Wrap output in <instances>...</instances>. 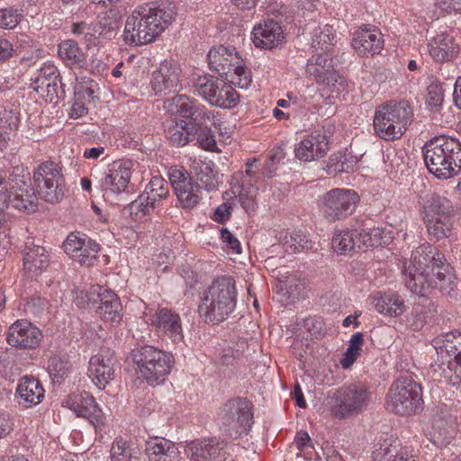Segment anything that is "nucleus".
<instances>
[{
  "label": "nucleus",
  "instance_id": "nucleus-50",
  "mask_svg": "<svg viewBox=\"0 0 461 461\" xmlns=\"http://www.w3.org/2000/svg\"><path fill=\"white\" fill-rule=\"evenodd\" d=\"M284 247L285 250H291L292 252L306 251L312 248V241L301 230L294 231L289 239L285 238Z\"/></svg>",
  "mask_w": 461,
  "mask_h": 461
},
{
  "label": "nucleus",
  "instance_id": "nucleus-9",
  "mask_svg": "<svg viewBox=\"0 0 461 461\" xmlns=\"http://www.w3.org/2000/svg\"><path fill=\"white\" fill-rule=\"evenodd\" d=\"M331 413L335 418L352 417L366 410L371 401L368 386L361 382L344 384L333 395Z\"/></svg>",
  "mask_w": 461,
  "mask_h": 461
},
{
  "label": "nucleus",
  "instance_id": "nucleus-2",
  "mask_svg": "<svg viewBox=\"0 0 461 461\" xmlns=\"http://www.w3.org/2000/svg\"><path fill=\"white\" fill-rule=\"evenodd\" d=\"M425 165L438 179H449L461 171V142L452 137L440 136L428 141L423 149Z\"/></svg>",
  "mask_w": 461,
  "mask_h": 461
},
{
  "label": "nucleus",
  "instance_id": "nucleus-44",
  "mask_svg": "<svg viewBox=\"0 0 461 461\" xmlns=\"http://www.w3.org/2000/svg\"><path fill=\"white\" fill-rule=\"evenodd\" d=\"M357 246L356 230H336L331 240V247L335 252L346 255Z\"/></svg>",
  "mask_w": 461,
  "mask_h": 461
},
{
  "label": "nucleus",
  "instance_id": "nucleus-42",
  "mask_svg": "<svg viewBox=\"0 0 461 461\" xmlns=\"http://www.w3.org/2000/svg\"><path fill=\"white\" fill-rule=\"evenodd\" d=\"M312 48L316 51L328 52L336 42V33L333 26L325 24L313 30Z\"/></svg>",
  "mask_w": 461,
  "mask_h": 461
},
{
  "label": "nucleus",
  "instance_id": "nucleus-4",
  "mask_svg": "<svg viewBox=\"0 0 461 461\" xmlns=\"http://www.w3.org/2000/svg\"><path fill=\"white\" fill-rule=\"evenodd\" d=\"M10 206L19 211L33 212L38 207V197L31 184V175L23 166L13 168L8 182L0 177V213Z\"/></svg>",
  "mask_w": 461,
  "mask_h": 461
},
{
  "label": "nucleus",
  "instance_id": "nucleus-59",
  "mask_svg": "<svg viewBox=\"0 0 461 461\" xmlns=\"http://www.w3.org/2000/svg\"><path fill=\"white\" fill-rule=\"evenodd\" d=\"M425 313L424 312L420 309L419 307L413 308L408 321L410 322L411 328L413 330H420L425 322Z\"/></svg>",
  "mask_w": 461,
  "mask_h": 461
},
{
  "label": "nucleus",
  "instance_id": "nucleus-58",
  "mask_svg": "<svg viewBox=\"0 0 461 461\" xmlns=\"http://www.w3.org/2000/svg\"><path fill=\"white\" fill-rule=\"evenodd\" d=\"M221 239L235 254L241 253V246L238 239L226 228L221 230Z\"/></svg>",
  "mask_w": 461,
  "mask_h": 461
},
{
  "label": "nucleus",
  "instance_id": "nucleus-3",
  "mask_svg": "<svg viewBox=\"0 0 461 461\" xmlns=\"http://www.w3.org/2000/svg\"><path fill=\"white\" fill-rule=\"evenodd\" d=\"M237 303V288L230 276H220L203 291L198 312L206 322L219 323L234 311Z\"/></svg>",
  "mask_w": 461,
  "mask_h": 461
},
{
  "label": "nucleus",
  "instance_id": "nucleus-30",
  "mask_svg": "<svg viewBox=\"0 0 461 461\" xmlns=\"http://www.w3.org/2000/svg\"><path fill=\"white\" fill-rule=\"evenodd\" d=\"M122 15L117 8H110L98 14L96 22L93 23L95 40H112L121 26Z\"/></svg>",
  "mask_w": 461,
  "mask_h": 461
},
{
  "label": "nucleus",
  "instance_id": "nucleus-13",
  "mask_svg": "<svg viewBox=\"0 0 461 461\" xmlns=\"http://www.w3.org/2000/svg\"><path fill=\"white\" fill-rule=\"evenodd\" d=\"M194 86L206 101L221 108L234 107L240 100V95L232 86L212 77H198Z\"/></svg>",
  "mask_w": 461,
  "mask_h": 461
},
{
  "label": "nucleus",
  "instance_id": "nucleus-10",
  "mask_svg": "<svg viewBox=\"0 0 461 461\" xmlns=\"http://www.w3.org/2000/svg\"><path fill=\"white\" fill-rule=\"evenodd\" d=\"M132 358L141 376L149 382L168 375L174 364L171 354L149 345L134 349Z\"/></svg>",
  "mask_w": 461,
  "mask_h": 461
},
{
  "label": "nucleus",
  "instance_id": "nucleus-56",
  "mask_svg": "<svg viewBox=\"0 0 461 461\" xmlns=\"http://www.w3.org/2000/svg\"><path fill=\"white\" fill-rule=\"evenodd\" d=\"M68 364L59 356L50 357L48 361V370L54 378L59 379L67 373Z\"/></svg>",
  "mask_w": 461,
  "mask_h": 461
},
{
  "label": "nucleus",
  "instance_id": "nucleus-7",
  "mask_svg": "<svg viewBox=\"0 0 461 461\" xmlns=\"http://www.w3.org/2000/svg\"><path fill=\"white\" fill-rule=\"evenodd\" d=\"M209 68L221 76L225 75L230 83L240 88H248L252 77L244 66L240 55L232 47L218 46L210 50L207 55Z\"/></svg>",
  "mask_w": 461,
  "mask_h": 461
},
{
  "label": "nucleus",
  "instance_id": "nucleus-32",
  "mask_svg": "<svg viewBox=\"0 0 461 461\" xmlns=\"http://www.w3.org/2000/svg\"><path fill=\"white\" fill-rule=\"evenodd\" d=\"M190 173L198 182L200 187L207 191L217 189L218 180L214 173V163L206 158H190Z\"/></svg>",
  "mask_w": 461,
  "mask_h": 461
},
{
  "label": "nucleus",
  "instance_id": "nucleus-1",
  "mask_svg": "<svg viewBox=\"0 0 461 461\" xmlns=\"http://www.w3.org/2000/svg\"><path fill=\"white\" fill-rule=\"evenodd\" d=\"M173 7L140 5L126 19L123 41L128 45L140 46L153 42L173 22Z\"/></svg>",
  "mask_w": 461,
  "mask_h": 461
},
{
  "label": "nucleus",
  "instance_id": "nucleus-43",
  "mask_svg": "<svg viewBox=\"0 0 461 461\" xmlns=\"http://www.w3.org/2000/svg\"><path fill=\"white\" fill-rule=\"evenodd\" d=\"M194 128L186 121H175L167 128V137L173 145L182 147L189 142Z\"/></svg>",
  "mask_w": 461,
  "mask_h": 461
},
{
  "label": "nucleus",
  "instance_id": "nucleus-18",
  "mask_svg": "<svg viewBox=\"0 0 461 461\" xmlns=\"http://www.w3.org/2000/svg\"><path fill=\"white\" fill-rule=\"evenodd\" d=\"M65 253L73 260L85 266L97 261L99 245L82 232H71L63 242Z\"/></svg>",
  "mask_w": 461,
  "mask_h": 461
},
{
  "label": "nucleus",
  "instance_id": "nucleus-46",
  "mask_svg": "<svg viewBox=\"0 0 461 461\" xmlns=\"http://www.w3.org/2000/svg\"><path fill=\"white\" fill-rule=\"evenodd\" d=\"M364 336L361 332L353 334L349 339V345L340 360L344 369L349 368L357 360L362 350Z\"/></svg>",
  "mask_w": 461,
  "mask_h": 461
},
{
  "label": "nucleus",
  "instance_id": "nucleus-36",
  "mask_svg": "<svg viewBox=\"0 0 461 461\" xmlns=\"http://www.w3.org/2000/svg\"><path fill=\"white\" fill-rule=\"evenodd\" d=\"M432 276L437 283V288L443 294L450 295L457 287L458 282L446 263L443 255L436 252L434 265L431 268ZM436 289V287L434 288Z\"/></svg>",
  "mask_w": 461,
  "mask_h": 461
},
{
  "label": "nucleus",
  "instance_id": "nucleus-51",
  "mask_svg": "<svg viewBox=\"0 0 461 461\" xmlns=\"http://www.w3.org/2000/svg\"><path fill=\"white\" fill-rule=\"evenodd\" d=\"M212 120H214L213 116ZM208 123L214 124L213 121H206L205 124L196 126L194 131L197 132V141L200 147L203 149L213 151L216 148V140L212 130L208 127Z\"/></svg>",
  "mask_w": 461,
  "mask_h": 461
},
{
  "label": "nucleus",
  "instance_id": "nucleus-12",
  "mask_svg": "<svg viewBox=\"0 0 461 461\" xmlns=\"http://www.w3.org/2000/svg\"><path fill=\"white\" fill-rule=\"evenodd\" d=\"M39 195L46 202L58 203L64 196L65 179L61 167L53 161L40 164L33 173Z\"/></svg>",
  "mask_w": 461,
  "mask_h": 461
},
{
  "label": "nucleus",
  "instance_id": "nucleus-37",
  "mask_svg": "<svg viewBox=\"0 0 461 461\" xmlns=\"http://www.w3.org/2000/svg\"><path fill=\"white\" fill-rule=\"evenodd\" d=\"M149 461H176L179 450L175 443L165 438H155L146 444Z\"/></svg>",
  "mask_w": 461,
  "mask_h": 461
},
{
  "label": "nucleus",
  "instance_id": "nucleus-64",
  "mask_svg": "<svg viewBox=\"0 0 461 461\" xmlns=\"http://www.w3.org/2000/svg\"><path fill=\"white\" fill-rule=\"evenodd\" d=\"M88 108L86 107V103H85L82 100H77V98L75 96L74 104L70 110V117L71 118H80L87 114Z\"/></svg>",
  "mask_w": 461,
  "mask_h": 461
},
{
  "label": "nucleus",
  "instance_id": "nucleus-31",
  "mask_svg": "<svg viewBox=\"0 0 461 461\" xmlns=\"http://www.w3.org/2000/svg\"><path fill=\"white\" fill-rule=\"evenodd\" d=\"M44 389L38 379L31 375L23 376L16 387L19 404L31 408L41 402L44 398Z\"/></svg>",
  "mask_w": 461,
  "mask_h": 461
},
{
  "label": "nucleus",
  "instance_id": "nucleus-6",
  "mask_svg": "<svg viewBox=\"0 0 461 461\" xmlns=\"http://www.w3.org/2000/svg\"><path fill=\"white\" fill-rule=\"evenodd\" d=\"M413 112L407 101H390L378 106L374 116V130L385 140L400 139L412 121Z\"/></svg>",
  "mask_w": 461,
  "mask_h": 461
},
{
  "label": "nucleus",
  "instance_id": "nucleus-16",
  "mask_svg": "<svg viewBox=\"0 0 461 461\" xmlns=\"http://www.w3.org/2000/svg\"><path fill=\"white\" fill-rule=\"evenodd\" d=\"M164 109L172 115L190 119L191 126H202L212 121V113L185 95H177L164 101Z\"/></svg>",
  "mask_w": 461,
  "mask_h": 461
},
{
  "label": "nucleus",
  "instance_id": "nucleus-11",
  "mask_svg": "<svg viewBox=\"0 0 461 461\" xmlns=\"http://www.w3.org/2000/svg\"><path fill=\"white\" fill-rule=\"evenodd\" d=\"M219 420L230 438L247 433L253 424L249 402L241 398L228 401L219 412Z\"/></svg>",
  "mask_w": 461,
  "mask_h": 461
},
{
  "label": "nucleus",
  "instance_id": "nucleus-47",
  "mask_svg": "<svg viewBox=\"0 0 461 461\" xmlns=\"http://www.w3.org/2000/svg\"><path fill=\"white\" fill-rule=\"evenodd\" d=\"M357 247L362 249L381 246L383 244V230L379 228L357 230Z\"/></svg>",
  "mask_w": 461,
  "mask_h": 461
},
{
  "label": "nucleus",
  "instance_id": "nucleus-48",
  "mask_svg": "<svg viewBox=\"0 0 461 461\" xmlns=\"http://www.w3.org/2000/svg\"><path fill=\"white\" fill-rule=\"evenodd\" d=\"M111 461H139V458L129 443L125 439L118 438L111 448Z\"/></svg>",
  "mask_w": 461,
  "mask_h": 461
},
{
  "label": "nucleus",
  "instance_id": "nucleus-33",
  "mask_svg": "<svg viewBox=\"0 0 461 461\" xmlns=\"http://www.w3.org/2000/svg\"><path fill=\"white\" fill-rule=\"evenodd\" d=\"M222 447L215 438L196 439L185 446V454L194 461L215 460L221 457Z\"/></svg>",
  "mask_w": 461,
  "mask_h": 461
},
{
  "label": "nucleus",
  "instance_id": "nucleus-40",
  "mask_svg": "<svg viewBox=\"0 0 461 461\" xmlns=\"http://www.w3.org/2000/svg\"><path fill=\"white\" fill-rule=\"evenodd\" d=\"M424 222L430 240L438 241L450 237L452 234L454 218L424 216Z\"/></svg>",
  "mask_w": 461,
  "mask_h": 461
},
{
  "label": "nucleus",
  "instance_id": "nucleus-61",
  "mask_svg": "<svg viewBox=\"0 0 461 461\" xmlns=\"http://www.w3.org/2000/svg\"><path fill=\"white\" fill-rule=\"evenodd\" d=\"M427 103L430 106H438L443 102V93L437 86L428 87Z\"/></svg>",
  "mask_w": 461,
  "mask_h": 461
},
{
  "label": "nucleus",
  "instance_id": "nucleus-14",
  "mask_svg": "<svg viewBox=\"0 0 461 461\" xmlns=\"http://www.w3.org/2000/svg\"><path fill=\"white\" fill-rule=\"evenodd\" d=\"M306 72L316 84L330 93L344 90V78L333 68V61L328 52H321L312 56L306 65Z\"/></svg>",
  "mask_w": 461,
  "mask_h": 461
},
{
  "label": "nucleus",
  "instance_id": "nucleus-8",
  "mask_svg": "<svg viewBox=\"0 0 461 461\" xmlns=\"http://www.w3.org/2000/svg\"><path fill=\"white\" fill-rule=\"evenodd\" d=\"M421 402L420 385L408 376L395 380L386 395L387 410L402 416L416 412Z\"/></svg>",
  "mask_w": 461,
  "mask_h": 461
},
{
  "label": "nucleus",
  "instance_id": "nucleus-53",
  "mask_svg": "<svg viewBox=\"0 0 461 461\" xmlns=\"http://www.w3.org/2000/svg\"><path fill=\"white\" fill-rule=\"evenodd\" d=\"M22 14L13 7L0 10V28L11 30L15 28L21 22Z\"/></svg>",
  "mask_w": 461,
  "mask_h": 461
},
{
  "label": "nucleus",
  "instance_id": "nucleus-29",
  "mask_svg": "<svg viewBox=\"0 0 461 461\" xmlns=\"http://www.w3.org/2000/svg\"><path fill=\"white\" fill-rule=\"evenodd\" d=\"M428 50L435 61L448 62L457 57L459 46L453 36L441 32L429 41Z\"/></svg>",
  "mask_w": 461,
  "mask_h": 461
},
{
  "label": "nucleus",
  "instance_id": "nucleus-20",
  "mask_svg": "<svg viewBox=\"0 0 461 461\" xmlns=\"http://www.w3.org/2000/svg\"><path fill=\"white\" fill-rule=\"evenodd\" d=\"M87 294L90 302L93 303L99 302L95 312L104 321L111 323L121 321L122 306L117 294L98 285H92Z\"/></svg>",
  "mask_w": 461,
  "mask_h": 461
},
{
  "label": "nucleus",
  "instance_id": "nucleus-62",
  "mask_svg": "<svg viewBox=\"0 0 461 461\" xmlns=\"http://www.w3.org/2000/svg\"><path fill=\"white\" fill-rule=\"evenodd\" d=\"M435 5L446 13L461 10V0H435Z\"/></svg>",
  "mask_w": 461,
  "mask_h": 461
},
{
  "label": "nucleus",
  "instance_id": "nucleus-28",
  "mask_svg": "<svg viewBox=\"0 0 461 461\" xmlns=\"http://www.w3.org/2000/svg\"><path fill=\"white\" fill-rule=\"evenodd\" d=\"M329 149V141L325 134H312L295 145L294 155L301 161H312L324 157Z\"/></svg>",
  "mask_w": 461,
  "mask_h": 461
},
{
  "label": "nucleus",
  "instance_id": "nucleus-34",
  "mask_svg": "<svg viewBox=\"0 0 461 461\" xmlns=\"http://www.w3.org/2000/svg\"><path fill=\"white\" fill-rule=\"evenodd\" d=\"M49 265V257L44 247L29 238L25 242L23 266L32 277L41 274Z\"/></svg>",
  "mask_w": 461,
  "mask_h": 461
},
{
  "label": "nucleus",
  "instance_id": "nucleus-25",
  "mask_svg": "<svg viewBox=\"0 0 461 461\" xmlns=\"http://www.w3.org/2000/svg\"><path fill=\"white\" fill-rule=\"evenodd\" d=\"M251 40L257 48L272 50L278 47L285 40V34L280 24L267 19L255 25L251 32Z\"/></svg>",
  "mask_w": 461,
  "mask_h": 461
},
{
  "label": "nucleus",
  "instance_id": "nucleus-45",
  "mask_svg": "<svg viewBox=\"0 0 461 461\" xmlns=\"http://www.w3.org/2000/svg\"><path fill=\"white\" fill-rule=\"evenodd\" d=\"M429 435L434 445L439 447H446L453 438V429L444 419H436Z\"/></svg>",
  "mask_w": 461,
  "mask_h": 461
},
{
  "label": "nucleus",
  "instance_id": "nucleus-55",
  "mask_svg": "<svg viewBox=\"0 0 461 461\" xmlns=\"http://www.w3.org/2000/svg\"><path fill=\"white\" fill-rule=\"evenodd\" d=\"M97 84L93 80L79 84L75 87V96L77 100L91 103L95 100V88Z\"/></svg>",
  "mask_w": 461,
  "mask_h": 461
},
{
  "label": "nucleus",
  "instance_id": "nucleus-54",
  "mask_svg": "<svg viewBox=\"0 0 461 461\" xmlns=\"http://www.w3.org/2000/svg\"><path fill=\"white\" fill-rule=\"evenodd\" d=\"M20 120L17 114L12 111L5 110L0 114V133L10 134L19 128Z\"/></svg>",
  "mask_w": 461,
  "mask_h": 461
},
{
  "label": "nucleus",
  "instance_id": "nucleus-57",
  "mask_svg": "<svg viewBox=\"0 0 461 461\" xmlns=\"http://www.w3.org/2000/svg\"><path fill=\"white\" fill-rule=\"evenodd\" d=\"M344 154H334L329 158L326 171L329 175H337L339 173L348 172V167H343L342 159Z\"/></svg>",
  "mask_w": 461,
  "mask_h": 461
},
{
  "label": "nucleus",
  "instance_id": "nucleus-15",
  "mask_svg": "<svg viewBox=\"0 0 461 461\" xmlns=\"http://www.w3.org/2000/svg\"><path fill=\"white\" fill-rule=\"evenodd\" d=\"M359 202L354 190L334 188L327 192L322 199V212L329 221H336L351 215Z\"/></svg>",
  "mask_w": 461,
  "mask_h": 461
},
{
  "label": "nucleus",
  "instance_id": "nucleus-63",
  "mask_svg": "<svg viewBox=\"0 0 461 461\" xmlns=\"http://www.w3.org/2000/svg\"><path fill=\"white\" fill-rule=\"evenodd\" d=\"M231 205L229 203H223L218 206L214 212L213 220L222 223L230 216Z\"/></svg>",
  "mask_w": 461,
  "mask_h": 461
},
{
  "label": "nucleus",
  "instance_id": "nucleus-5",
  "mask_svg": "<svg viewBox=\"0 0 461 461\" xmlns=\"http://www.w3.org/2000/svg\"><path fill=\"white\" fill-rule=\"evenodd\" d=\"M435 257L436 249L429 244H422L412 252L410 265L402 272L405 285L411 293L426 296L437 287L431 273Z\"/></svg>",
  "mask_w": 461,
  "mask_h": 461
},
{
  "label": "nucleus",
  "instance_id": "nucleus-35",
  "mask_svg": "<svg viewBox=\"0 0 461 461\" xmlns=\"http://www.w3.org/2000/svg\"><path fill=\"white\" fill-rule=\"evenodd\" d=\"M58 69L53 65H45L32 78L33 89L42 97L52 101L58 96Z\"/></svg>",
  "mask_w": 461,
  "mask_h": 461
},
{
  "label": "nucleus",
  "instance_id": "nucleus-21",
  "mask_svg": "<svg viewBox=\"0 0 461 461\" xmlns=\"http://www.w3.org/2000/svg\"><path fill=\"white\" fill-rule=\"evenodd\" d=\"M43 335L41 330L27 320H17L8 330L6 342L11 347L19 349L37 348Z\"/></svg>",
  "mask_w": 461,
  "mask_h": 461
},
{
  "label": "nucleus",
  "instance_id": "nucleus-19",
  "mask_svg": "<svg viewBox=\"0 0 461 461\" xmlns=\"http://www.w3.org/2000/svg\"><path fill=\"white\" fill-rule=\"evenodd\" d=\"M64 405L77 417L88 420L96 430L103 429L105 421L104 414L89 393H73L67 397Z\"/></svg>",
  "mask_w": 461,
  "mask_h": 461
},
{
  "label": "nucleus",
  "instance_id": "nucleus-22",
  "mask_svg": "<svg viewBox=\"0 0 461 461\" xmlns=\"http://www.w3.org/2000/svg\"><path fill=\"white\" fill-rule=\"evenodd\" d=\"M181 68L173 61H164L152 73L150 86L156 95H166L181 88Z\"/></svg>",
  "mask_w": 461,
  "mask_h": 461
},
{
  "label": "nucleus",
  "instance_id": "nucleus-27",
  "mask_svg": "<svg viewBox=\"0 0 461 461\" xmlns=\"http://www.w3.org/2000/svg\"><path fill=\"white\" fill-rule=\"evenodd\" d=\"M132 166L131 160L113 161L102 181L103 189L114 194L124 192L131 177Z\"/></svg>",
  "mask_w": 461,
  "mask_h": 461
},
{
  "label": "nucleus",
  "instance_id": "nucleus-24",
  "mask_svg": "<svg viewBox=\"0 0 461 461\" xmlns=\"http://www.w3.org/2000/svg\"><path fill=\"white\" fill-rule=\"evenodd\" d=\"M149 323L156 331L168 338L173 342L183 340L181 318L171 309L159 308L150 316Z\"/></svg>",
  "mask_w": 461,
  "mask_h": 461
},
{
  "label": "nucleus",
  "instance_id": "nucleus-23",
  "mask_svg": "<svg viewBox=\"0 0 461 461\" xmlns=\"http://www.w3.org/2000/svg\"><path fill=\"white\" fill-rule=\"evenodd\" d=\"M115 357L109 348H102L100 352L90 358L88 376L100 389L105 386L114 377Z\"/></svg>",
  "mask_w": 461,
  "mask_h": 461
},
{
  "label": "nucleus",
  "instance_id": "nucleus-60",
  "mask_svg": "<svg viewBox=\"0 0 461 461\" xmlns=\"http://www.w3.org/2000/svg\"><path fill=\"white\" fill-rule=\"evenodd\" d=\"M71 31L75 35H84L88 41L94 39L93 23L90 24L85 22L74 23Z\"/></svg>",
  "mask_w": 461,
  "mask_h": 461
},
{
  "label": "nucleus",
  "instance_id": "nucleus-39",
  "mask_svg": "<svg viewBox=\"0 0 461 461\" xmlns=\"http://www.w3.org/2000/svg\"><path fill=\"white\" fill-rule=\"evenodd\" d=\"M59 55L70 68H83L87 64L85 53L72 40H67L59 44Z\"/></svg>",
  "mask_w": 461,
  "mask_h": 461
},
{
  "label": "nucleus",
  "instance_id": "nucleus-38",
  "mask_svg": "<svg viewBox=\"0 0 461 461\" xmlns=\"http://www.w3.org/2000/svg\"><path fill=\"white\" fill-rule=\"evenodd\" d=\"M372 303L379 313L390 317L400 316L406 310L404 300L396 294L375 295L373 297Z\"/></svg>",
  "mask_w": 461,
  "mask_h": 461
},
{
  "label": "nucleus",
  "instance_id": "nucleus-17",
  "mask_svg": "<svg viewBox=\"0 0 461 461\" xmlns=\"http://www.w3.org/2000/svg\"><path fill=\"white\" fill-rule=\"evenodd\" d=\"M169 180L175 194L185 209L195 207L201 200V187L194 184L189 173L183 167H172Z\"/></svg>",
  "mask_w": 461,
  "mask_h": 461
},
{
  "label": "nucleus",
  "instance_id": "nucleus-41",
  "mask_svg": "<svg viewBox=\"0 0 461 461\" xmlns=\"http://www.w3.org/2000/svg\"><path fill=\"white\" fill-rule=\"evenodd\" d=\"M424 216L454 218V203L447 197L434 194L428 200L427 204L424 207Z\"/></svg>",
  "mask_w": 461,
  "mask_h": 461
},
{
  "label": "nucleus",
  "instance_id": "nucleus-52",
  "mask_svg": "<svg viewBox=\"0 0 461 461\" xmlns=\"http://www.w3.org/2000/svg\"><path fill=\"white\" fill-rule=\"evenodd\" d=\"M155 204L149 199V196L142 193L135 201L128 205L130 214L140 217L149 214L155 208Z\"/></svg>",
  "mask_w": 461,
  "mask_h": 461
},
{
  "label": "nucleus",
  "instance_id": "nucleus-49",
  "mask_svg": "<svg viewBox=\"0 0 461 461\" xmlns=\"http://www.w3.org/2000/svg\"><path fill=\"white\" fill-rule=\"evenodd\" d=\"M143 193L149 196V199L153 202V203H156L157 201L167 196L168 185L162 177L154 176L151 178Z\"/></svg>",
  "mask_w": 461,
  "mask_h": 461
},
{
  "label": "nucleus",
  "instance_id": "nucleus-26",
  "mask_svg": "<svg viewBox=\"0 0 461 461\" xmlns=\"http://www.w3.org/2000/svg\"><path fill=\"white\" fill-rule=\"evenodd\" d=\"M352 47L360 56H374L384 48V38L380 30L371 25H365L355 32Z\"/></svg>",
  "mask_w": 461,
  "mask_h": 461
}]
</instances>
